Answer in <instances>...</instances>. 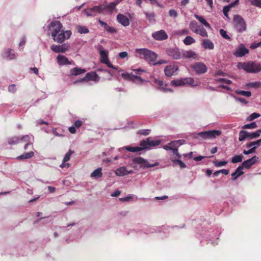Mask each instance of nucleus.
I'll return each instance as SVG.
<instances>
[{"label":"nucleus","mask_w":261,"mask_h":261,"mask_svg":"<svg viewBox=\"0 0 261 261\" xmlns=\"http://www.w3.org/2000/svg\"><path fill=\"white\" fill-rule=\"evenodd\" d=\"M213 163L216 167H220L225 166L227 164V161H214Z\"/></svg>","instance_id":"nucleus-49"},{"label":"nucleus","mask_w":261,"mask_h":261,"mask_svg":"<svg viewBox=\"0 0 261 261\" xmlns=\"http://www.w3.org/2000/svg\"><path fill=\"white\" fill-rule=\"evenodd\" d=\"M98 22L103 28L104 31H107L111 34L116 33L117 30L115 28L109 26L107 23L101 20L100 19L98 20Z\"/></svg>","instance_id":"nucleus-19"},{"label":"nucleus","mask_w":261,"mask_h":261,"mask_svg":"<svg viewBox=\"0 0 261 261\" xmlns=\"http://www.w3.org/2000/svg\"><path fill=\"white\" fill-rule=\"evenodd\" d=\"M92 8H90L88 10V11H87L86 10H84V12L86 13L87 16H94L95 15L96 13H98L97 12L94 11H91V9Z\"/></svg>","instance_id":"nucleus-60"},{"label":"nucleus","mask_w":261,"mask_h":261,"mask_svg":"<svg viewBox=\"0 0 261 261\" xmlns=\"http://www.w3.org/2000/svg\"><path fill=\"white\" fill-rule=\"evenodd\" d=\"M161 143L160 140H154L151 138H148L146 140L142 141L140 143V146L142 147L143 149H150L151 147H154L159 145Z\"/></svg>","instance_id":"nucleus-9"},{"label":"nucleus","mask_w":261,"mask_h":261,"mask_svg":"<svg viewBox=\"0 0 261 261\" xmlns=\"http://www.w3.org/2000/svg\"><path fill=\"white\" fill-rule=\"evenodd\" d=\"M238 68L248 73H258L261 71V64L255 62H240Z\"/></svg>","instance_id":"nucleus-3"},{"label":"nucleus","mask_w":261,"mask_h":261,"mask_svg":"<svg viewBox=\"0 0 261 261\" xmlns=\"http://www.w3.org/2000/svg\"><path fill=\"white\" fill-rule=\"evenodd\" d=\"M247 136L248 139L250 140H253L256 139L259 137V134L257 133V132H247Z\"/></svg>","instance_id":"nucleus-43"},{"label":"nucleus","mask_w":261,"mask_h":261,"mask_svg":"<svg viewBox=\"0 0 261 261\" xmlns=\"http://www.w3.org/2000/svg\"><path fill=\"white\" fill-rule=\"evenodd\" d=\"M248 53L249 50L242 44L236 49L233 54L236 57H242Z\"/></svg>","instance_id":"nucleus-17"},{"label":"nucleus","mask_w":261,"mask_h":261,"mask_svg":"<svg viewBox=\"0 0 261 261\" xmlns=\"http://www.w3.org/2000/svg\"><path fill=\"white\" fill-rule=\"evenodd\" d=\"M201 25H199L195 21H192L189 23L190 29L194 33L196 34Z\"/></svg>","instance_id":"nucleus-29"},{"label":"nucleus","mask_w":261,"mask_h":261,"mask_svg":"<svg viewBox=\"0 0 261 261\" xmlns=\"http://www.w3.org/2000/svg\"><path fill=\"white\" fill-rule=\"evenodd\" d=\"M153 82L155 84H156L158 86V88L162 90L163 92H172L173 90L170 88H166V85L164 84V82L162 81L159 80L157 79H154Z\"/></svg>","instance_id":"nucleus-22"},{"label":"nucleus","mask_w":261,"mask_h":261,"mask_svg":"<svg viewBox=\"0 0 261 261\" xmlns=\"http://www.w3.org/2000/svg\"><path fill=\"white\" fill-rule=\"evenodd\" d=\"M69 48L68 44L64 43L62 45L53 44L50 46L51 50L56 53H64Z\"/></svg>","instance_id":"nucleus-13"},{"label":"nucleus","mask_w":261,"mask_h":261,"mask_svg":"<svg viewBox=\"0 0 261 261\" xmlns=\"http://www.w3.org/2000/svg\"><path fill=\"white\" fill-rule=\"evenodd\" d=\"M235 92L239 95H243L246 97H250L251 96V92L250 91L237 90L235 91Z\"/></svg>","instance_id":"nucleus-44"},{"label":"nucleus","mask_w":261,"mask_h":261,"mask_svg":"<svg viewBox=\"0 0 261 261\" xmlns=\"http://www.w3.org/2000/svg\"><path fill=\"white\" fill-rule=\"evenodd\" d=\"M132 70L135 72V74L133 73L125 72L121 73V76L124 80H130L136 84L139 85L145 81L144 80L142 79L140 75L144 72H146V71L142 69L141 68L138 69H134Z\"/></svg>","instance_id":"nucleus-2"},{"label":"nucleus","mask_w":261,"mask_h":261,"mask_svg":"<svg viewBox=\"0 0 261 261\" xmlns=\"http://www.w3.org/2000/svg\"><path fill=\"white\" fill-rule=\"evenodd\" d=\"M192 68L198 74H201L207 71L206 65L201 62H197L192 66Z\"/></svg>","instance_id":"nucleus-11"},{"label":"nucleus","mask_w":261,"mask_h":261,"mask_svg":"<svg viewBox=\"0 0 261 261\" xmlns=\"http://www.w3.org/2000/svg\"><path fill=\"white\" fill-rule=\"evenodd\" d=\"M169 15L170 17L173 18H176L178 16V13L177 11L174 9H171L169 11Z\"/></svg>","instance_id":"nucleus-58"},{"label":"nucleus","mask_w":261,"mask_h":261,"mask_svg":"<svg viewBox=\"0 0 261 261\" xmlns=\"http://www.w3.org/2000/svg\"><path fill=\"white\" fill-rule=\"evenodd\" d=\"M232 97L237 100V101H240V102L244 104V105H246L248 103V102L243 98H241V97H237L236 96H234V95H232Z\"/></svg>","instance_id":"nucleus-61"},{"label":"nucleus","mask_w":261,"mask_h":261,"mask_svg":"<svg viewBox=\"0 0 261 261\" xmlns=\"http://www.w3.org/2000/svg\"><path fill=\"white\" fill-rule=\"evenodd\" d=\"M63 25L58 20H54L47 26V31L50 34L53 40L58 43H62L65 40L68 39L71 35V31H64L62 29Z\"/></svg>","instance_id":"nucleus-1"},{"label":"nucleus","mask_w":261,"mask_h":261,"mask_svg":"<svg viewBox=\"0 0 261 261\" xmlns=\"http://www.w3.org/2000/svg\"><path fill=\"white\" fill-rule=\"evenodd\" d=\"M76 28L78 32L80 34H86L89 32L88 28L85 26L78 25L76 27Z\"/></svg>","instance_id":"nucleus-42"},{"label":"nucleus","mask_w":261,"mask_h":261,"mask_svg":"<svg viewBox=\"0 0 261 261\" xmlns=\"http://www.w3.org/2000/svg\"><path fill=\"white\" fill-rule=\"evenodd\" d=\"M132 161L133 163L131 164L130 166L134 169L137 168V166L135 165V164L140 165V167L143 169L154 167L159 165V163L157 162H155L153 163H151L148 160H145L141 157L134 158Z\"/></svg>","instance_id":"nucleus-6"},{"label":"nucleus","mask_w":261,"mask_h":261,"mask_svg":"<svg viewBox=\"0 0 261 261\" xmlns=\"http://www.w3.org/2000/svg\"><path fill=\"white\" fill-rule=\"evenodd\" d=\"M152 37L156 40L162 41L167 39L168 36L164 30H161L153 33Z\"/></svg>","instance_id":"nucleus-16"},{"label":"nucleus","mask_w":261,"mask_h":261,"mask_svg":"<svg viewBox=\"0 0 261 261\" xmlns=\"http://www.w3.org/2000/svg\"><path fill=\"white\" fill-rule=\"evenodd\" d=\"M261 45V41L259 42H253L251 45L250 47L252 49H255Z\"/></svg>","instance_id":"nucleus-63"},{"label":"nucleus","mask_w":261,"mask_h":261,"mask_svg":"<svg viewBox=\"0 0 261 261\" xmlns=\"http://www.w3.org/2000/svg\"><path fill=\"white\" fill-rule=\"evenodd\" d=\"M2 57L7 60H14L17 57V55L14 50L11 48L5 49L2 53Z\"/></svg>","instance_id":"nucleus-12"},{"label":"nucleus","mask_w":261,"mask_h":261,"mask_svg":"<svg viewBox=\"0 0 261 261\" xmlns=\"http://www.w3.org/2000/svg\"><path fill=\"white\" fill-rule=\"evenodd\" d=\"M252 5L261 8V0H250Z\"/></svg>","instance_id":"nucleus-56"},{"label":"nucleus","mask_w":261,"mask_h":261,"mask_svg":"<svg viewBox=\"0 0 261 261\" xmlns=\"http://www.w3.org/2000/svg\"><path fill=\"white\" fill-rule=\"evenodd\" d=\"M232 6V5H230L228 6L224 7V8L223 9V14H224V15H225V17H228V12L230 10V7H231Z\"/></svg>","instance_id":"nucleus-57"},{"label":"nucleus","mask_w":261,"mask_h":261,"mask_svg":"<svg viewBox=\"0 0 261 261\" xmlns=\"http://www.w3.org/2000/svg\"><path fill=\"white\" fill-rule=\"evenodd\" d=\"M57 63L60 66L67 65L72 64V61H70L67 57L62 55H58L57 57Z\"/></svg>","instance_id":"nucleus-18"},{"label":"nucleus","mask_w":261,"mask_h":261,"mask_svg":"<svg viewBox=\"0 0 261 261\" xmlns=\"http://www.w3.org/2000/svg\"><path fill=\"white\" fill-rule=\"evenodd\" d=\"M184 140H178L171 141L169 143V145L172 146V148H177L178 147L182 145L185 143Z\"/></svg>","instance_id":"nucleus-32"},{"label":"nucleus","mask_w":261,"mask_h":261,"mask_svg":"<svg viewBox=\"0 0 261 261\" xmlns=\"http://www.w3.org/2000/svg\"><path fill=\"white\" fill-rule=\"evenodd\" d=\"M21 140L26 143H32V140H33V137L32 135H24Z\"/></svg>","instance_id":"nucleus-47"},{"label":"nucleus","mask_w":261,"mask_h":261,"mask_svg":"<svg viewBox=\"0 0 261 261\" xmlns=\"http://www.w3.org/2000/svg\"><path fill=\"white\" fill-rule=\"evenodd\" d=\"M182 79L172 80L171 82V85L173 86L178 87L182 86Z\"/></svg>","instance_id":"nucleus-48"},{"label":"nucleus","mask_w":261,"mask_h":261,"mask_svg":"<svg viewBox=\"0 0 261 261\" xmlns=\"http://www.w3.org/2000/svg\"><path fill=\"white\" fill-rule=\"evenodd\" d=\"M119 57L120 58H121V59H126V60L128 59V53L126 52V51H122V52H121L120 53H119V55H118Z\"/></svg>","instance_id":"nucleus-59"},{"label":"nucleus","mask_w":261,"mask_h":261,"mask_svg":"<svg viewBox=\"0 0 261 261\" xmlns=\"http://www.w3.org/2000/svg\"><path fill=\"white\" fill-rule=\"evenodd\" d=\"M95 47L99 54L100 63L105 64L110 68L114 69H118L117 67L114 66L110 62L109 59V51L107 49H105L102 45L100 44H98Z\"/></svg>","instance_id":"nucleus-5"},{"label":"nucleus","mask_w":261,"mask_h":261,"mask_svg":"<svg viewBox=\"0 0 261 261\" xmlns=\"http://www.w3.org/2000/svg\"><path fill=\"white\" fill-rule=\"evenodd\" d=\"M259 162V158L256 155L253 156L251 158L244 161L242 163V166L246 169H250L253 165Z\"/></svg>","instance_id":"nucleus-15"},{"label":"nucleus","mask_w":261,"mask_h":261,"mask_svg":"<svg viewBox=\"0 0 261 261\" xmlns=\"http://www.w3.org/2000/svg\"><path fill=\"white\" fill-rule=\"evenodd\" d=\"M195 17L199 20L203 25L206 27L208 29H211L210 24L206 21V19H204L203 17L201 16H199L198 15H195Z\"/></svg>","instance_id":"nucleus-34"},{"label":"nucleus","mask_w":261,"mask_h":261,"mask_svg":"<svg viewBox=\"0 0 261 261\" xmlns=\"http://www.w3.org/2000/svg\"><path fill=\"white\" fill-rule=\"evenodd\" d=\"M137 56L146 61L154 63L156 61L157 54L147 48H139L136 49Z\"/></svg>","instance_id":"nucleus-4"},{"label":"nucleus","mask_w":261,"mask_h":261,"mask_svg":"<svg viewBox=\"0 0 261 261\" xmlns=\"http://www.w3.org/2000/svg\"><path fill=\"white\" fill-rule=\"evenodd\" d=\"M260 115L258 113H252L247 119V121H252L254 119L260 117Z\"/></svg>","instance_id":"nucleus-53"},{"label":"nucleus","mask_w":261,"mask_h":261,"mask_svg":"<svg viewBox=\"0 0 261 261\" xmlns=\"http://www.w3.org/2000/svg\"><path fill=\"white\" fill-rule=\"evenodd\" d=\"M184 44L186 45H190L195 42V40L190 36H187L183 40Z\"/></svg>","instance_id":"nucleus-38"},{"label":"nucleus","mask_w":261,"mask_h":261,"mask_svg":"<svg viewBox=\"0 0 261 261\" xmlns=\"http://www.w3.org/2000/svg\"><path fill=\"white\" fill-rule=\"evenodd\" d=\"M243 156L242 154L236 155L231 158L232 163H237L242 161Z\"/></svg>","instance_id":"nucleus-45"},{"label":"nucleus","mask_w":261,"mask_h":261,"mask_svg":"<svg viewBox=\"0 0 261 261\" xmlns=\"http://www.w3.org/2000/svg\"><path fill=\"white\" fill-rule=\"evenodd\" d=\"M99 77L95 72H89L87 73L86 76L81 79L80 82L87 81H98Z\"/></svg>","instance_id":"nucleus-20"},{"label":"nucleus","mask_w":261,"mask_h":261,"mask_svg":"<svg viewBox=\"0 0 261 261\" xmlns=\"http://www.w3.org/2000/svg\"><path fill=\"white\" fill-rule=\"evenodd\" d=\"M182 58L196 59L197 58V54L192 50L185 51L182 49Z\"/></svg>","instance_id":"nucleus-23"},{"label":"nucleus","mask_w":261,"mask_h":261,"mask_svg":"<svg viewBox=\"0 0 261 261\" xmlns=\"http://www.w3.org/2000/svg\"><path fill=\"white\" fill-rule=\"evenodd\" d=\"M221 134L219 130H211L205 132H202L197 134V137L202 138L203 139H213Z\"/></svg>","instance_id":"nucleus-7"},{"label":"nucleus","mask_w":261,"mask_h":261,"mask_svg":"<svg viewBox=\"0 0 261 261\" xmlns=\"http://www.w3.org/2000/svg\"><path fill=\"white\" fill-rule=\"evenodd\" d=\"M182 86L185 85H189L193 87H196L198 84L195 83L194 79L192 77L181 78Z\"/></svg>","instance_id":"nucleus-26"},{"label":"nucleus","mask_w":261,"mask_h":261,"mask_svg":"<svg viewBox=\"0 0 261 261\" xmlns=\"http://www.w3.org/2000/svg\"><path fill=\"white\" fill-rule=\"evenodd\" d=\"M8 91L12 93H15L16 92V86L15 84H12L8 87Z\"/></svg>","instance_id":"nucleus-64"},{"label":"nucleus","mask_w":261,"mask_h":261,"mask_svg":"<svg viewBox=\"0 0 261 261\" xmlns=\"http://www.w3.org/2000/svg\"><path fill=\"white\" fill-rule=\"evenodd\" d=\"M247 88H253L255 89H257L259 88L261 86V82H254L248 83L246 85Z\"/></svg>","instance_id":"nucleus-39"},{"label":"nucleus","mask_w":261,"mask_h":261,"mask_svg":"<svg viewBox=\"0 0 261 261\" xmlns=\"http://www.w3.org/2000/svg\"><path fill=\"white\" fill-rule=\"evenodd\" d=\"M243 169V167L242 166H239L236 169V171L231 174V176L233 177L232 179L233 180H236L239 176L244 174V172L242 171Z\"/></svg>","instance_id":"nucleus-28"},{"label":"nucleus","mask_w":261,"mask_h":261,"mask_svg":"<svg viewBox=\"0 0 261 261\" xmlns=\"http://www.w3.org/2000/svg\"><path fill=\"white\" fill-rule=\"evenodd\" d=\"M34 155V153L33 151H30L29 152L24 153L21 155H19L17 157V159L19 160H27L33 157Z\"/></svg>","instance_id":"nucleus-33"},{"label":"nucleus","mask_w":261,"mask_h":261,"mask_svg":"<svg viewBox=\"0 0 261 261\" xmlns=\"http://www.w3.org/2000/svg\"><path fill=\"white\" fill-rule=\"evenodd\" d=\"M86 72L85 69H82L78 67H74L70 70V74L71 75H78Z\"/></svg>","instance_id":"nucleus-27"},{"label":"nucleus","mask_w":261,"mask_h":261,"mask_svg":"<svg viewBox=\"0 0 261 261\" xmlns=\"http://www.w3.org/2000/svg\"><path fill=\"white\" fill-rule=\"evenodd\" d=\"M74 153V151L69 150L65 154V156L63 158V160L64 162H67V161H69L70 159V156L72 154Z\"/></svg>","instance_id":"nucleus-50"},{"label":"nucleus","mask_w":261,"mask_h":261,"mask_svg":"<svg viewBox=\"0 0 261 261\" xmlns=\"http://www.w3.org/2000/svg\"><path fill=\"white\" fill-rule=\"evenodd\" d=\"M261 145V139L255 141L250 142L246 144V148H251L253 146H257V148Z\"/></svg>","instance_id":"nucleus-35"},{"label":"nucleus","mask_w":261,"mask_h":261,"mask_svg":"<svg viewBox=\"0 0 261 261\" xmlns=\"http://www.w3.org/2000/svg\"><path fill=\"white\" fill-rule=\"evenodd\" d=\"M102 176V168H98L96 170H94L91 174V177L95 179H97L101 177Z\"/></svg>","instance_id":"nucleus-30"},{"label":"nucleus","mask_w":261,"mask_h":261,"mask_svg":"<svg viewBox=\"0 0 261 261\" xmlns=\"http://www.w3.org/2000/svg\"><path fill=\"white\" fill-rule=\"evenodd\" d=\"M167 55L173 60L182 58V49L178 47L168 48L166 50Z\"/></svg>","instance_id":"nucleus-8"},{"label":"nucleus","mask_w":261,"mask_h":261,"mask_svg":"<svg viewBox=\"0 0 261 261\" xmlns=\"http://www.w3.org/2000/svg\"><path fill=\"white\" fill-rule=\"evenodd\" d=\"M20 140V138L16 136L8 138L7 139L8 143L10 145L16 144L19 143Z\"/></svg>","instance_id":"nucleus-36"},{"label":"nucleus","mask_w":261,"mask_h":261,"mask_svg":"<svg viewBox=\"0 0 261 261\" xmlns=\"http://www.w3.org/2000/svg\"><path fill=\"white\" fill-rule=\"evenodd\" d=\"M257 148V146H253V147H251L249 150H244L243 153L245 155H248L249 154H251L254 153L256 151V149Z\"/></svg>","instance_id":"nucleus-51"},{"label":"nucleus","mask_w":261,"mask_h":261,"mask_svg":"<svg viewBox=\"0 0 261 261\" xmlns=\"http://www.w3.org/2000/svg\"><path fill=\"white\" fill-rule=\"evenodd\" d=\"M234 22L237 30L239 32H243L246 30V24L244 19L240 15H236L234 17Z\"/></svg>","instance_id":"nucleus-10"},{"label":"nucleus","mask_w":261,"mask_h":261,"mask_svg":"<svg viewBox=\"0 0 261 261\" xmlns=\"http://www.w3.org/2000/svg\"><path fill=\"white\" fill-rule=\"evenodd\" d=\"M257 127L256 123L255 122H252L250 124H247L242 126L243 129H253Z\"/></svg>","instance_id":"nucleus-46"},{"label":"nucleus","mask_w":261,"mask_h":261,"mask_svg":"<svg viewBox=\"0 0 261 261\" xmlns=\"http://www.w3.org/2000/svg\"><path fill=\"white\" fill-rule=\"evenodd\" d=\"M220 34L221 35V36L224 38L225 39L227 40H230V37L227 35L226 31H225L223 29H220Z\"/></svg>","instance_id":"nucleus-55"},{"label":"nucleus","mask_w":261,"mask_h":261,"mask_svg":"<svg viewBox=\"0 0 261 261\" xmlns=\"http://www.w3.org/2000/svg\"><path fill=\"white\" fill-rule=\"evenodd\" d=\"M202 46L206 49L212 50L214 48V44L208 39H204L202 40Z\"/></svg>","instance_id":"nucleus-25"},{"label":"nucleus","mask_w":261,"mask_h":261,"mask_svg":"<svg viewBox=\"0 0 261 261\" xmlns=\"http://www.w3.org/2000/svg\"><path fill=\"white\" fill-rule=\"evenodd\" d=\"M124 149H125L129 152H138L139 151L142 150L143 149L142 147H141V146L140 147L139 146H135V147L125 146V147L119 148L118 151L119 152H122Z\"/></svg>","instance_id":"nucleus-24"},{"label":"nucleus","mask_w":261,"mask_h":261,"mask_svg":"<svg viewBox=\"0 0 261 261\" xmlns=\"http://www.w3.org/2000/svg\"><path fill=\"white\" fill-rule=\"evenodd\" d=\"M173 162L175 164L178 165L179 167L181 168H185L187 167L186 165L180 160L175 159L173 160Z\"/></svg>","instance_id":"nucleus-52"},{"label":"nucleus","mask_w":261,"mask_h":261,"mask_svg":"<svg viewBox=\"0 0 261 261\" xmlns=\"http://www.w3.org/2000/svg\"><path fill=\"white\" fill-rule=\"evenodd\" d=\"M117 20L124 27H127L129 24V19L123 14H118L117 16Z\"/></svg>","instance_id":"nucleus-21"},{"label":"nucleus","mask_w":261,"mask_h":261,"mask_svg":"<svg viewBox=\"0 0 261 261\" xmlns=\"http://www.w3.org/2000/svg\"><path fill=\"white\" fill-rule=\"evenodd\" d=\"M239 140L240 141H243L245 139H248L247 131L241 130L239 132Z\"/></svg>","instance_id":"nucleus-40"},{"label":"nucleus","mask_w":261,"mask_h":261,"mask_svg":"<svg viewBox=\"0 0 261 261\" xmlns=\"http://www.w3.org/2000/svg\"><path fill=\"white\" fill-rule=\"evenodd\" d=\"M178 70L177 66L175 65H169L166 66L164 69V72L167 76L171 77L172 75L176 74Z\"/></svg>","instance_id":"nucleus-14"},{"label":"nucleus","mask_w":261,"mask_h":261,"mask_svg":"<svg viewBox=\"0 0 261 261\" xmlns=\"http://www.w3.org/2000/svg\"><path fill=\"white\" fill-rule=\"evenodd\" d=\"M196 34H199L203 37H207L208 36V34L206 30L202 26H200Z\"/></svg>","instance_id":"nucleus-41"},{"label":"nucleus","mask_w":261,"mask_h":261,"mask_svg":"<svg viewBox=\"0 0 261 261\" xmlns=\"http://www.w3.org/2000/svg\"><path fill=\"white\" fill-rule=\"evenodd\" d=\"M127 169L125 167H121L115 171V174L118 176H123L127 175Z\"/></svg>","instance_id":"nucleus-31"},{"label":"nucleus","mask_w":261,"mask_h":261,"mask_svg":"<svg viewBox=\"0 0 261 261\" xmlns=\"http://www.w3.org/2000/svg\"><path fill=\"white\" fill-rule=\"evenodd\" d=\"M217 83H224L226 85H230L232 83V82L227 79L225 78H219L216 80Z\"/></svg>","instance_id":"nucleus-54"},{"label":"nucleus","mask_w":261,"mask_h":261,"mask_svg":"<svg viewBox=\"0 0 261 261\" xmlns=\"http://www.w3.org/2000/svg\"><path fill=\"white\" fill-rule=\"evenodd\" d=\"M150 129H141L138 131V134L143 135H148L150 133Z\"/></svg>","instance_id":"nucleus-62"},{"label":"nucleus","mask_w":261,"mask_h":261,"mask_svg":"<svg viewBox=\"0 0 261 261\" xmlns=\"http://www.w3.org/2000/svg\"><path fill=\"white\" fill-rule=\"evenodd\" d=\"M144 13L145 15L146 19L150 22H155V14L154 12H144Z\"/></svg>","instance_id":"nucleus-37"}]
</instances>
